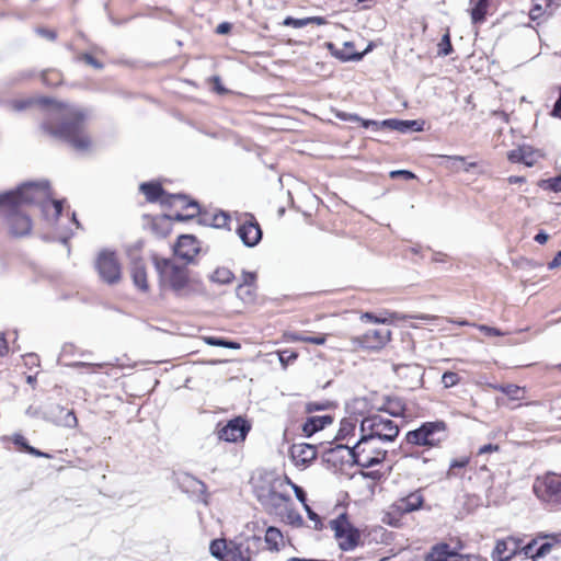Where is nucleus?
<instances>
[{"mask_svg":"<svg viewBox=\"0 0 561 561\" xmlns=\"http://www.w3.org/2000/svg\"><path fill=\"white\" fill-rule=\"evenodd\" d=\"M37 205L48 217V210L54 209L57 219L62 211V201L53 199V193L47 181L26 182L16 190L0 194V215L5 218L10 232L15 237H24L32 230V220L23 210L24 206Z\"/></svg>","mask_w":561,"mask_h":561,"instance_id":"1","label":"nucleus"},{"mask_svg":"<svg viewBox=\"0 0 561 561\" xmlns=\"http://www.w3.org/2000/svg\"><path fill=\"white\" fill-rule=\"evenodd\" d=\"M36 103L45 107L46 118L42 129L57 139L68 142L77 151H88L92 140L85 133L87 113L80 107L41 98Z\"/></svg>","mask_w":561,"mask_h":561,"instance_id":"2","label":"nucleus"},{"mask_svg":"<svg viewBox=\"0 0 561 561\" xmlns=\"http://www.w3.org/2000/svg\"><path fill=\"white\" fill-rule=\"evenodd\" d=\"M154 266L159 274L162 289H171L178 297H187L193 293L188 270L169 259H156Z\"/></svg>","mask_w":561,"mask_h":561,"instance_id":"3","label":"nucleus"},{"mask_svg":"<svg viewBox=\"0 0 561 561\" xmlns=\"http://www.w3.org/2000/svg\"><path fill=\"white\" fill-rule=\"evenodd\" d=\"M360 434L359 440L354 446L347 447L354 463L362 468H371L382 462L387 455V450L381 447L382 443L364 433Z\"/></svg>","mask_w":561,"mask_h":561,"instance_id":"4","label":"nucleus"},{"mask_svg":"<svg viewBox=\"0 0 561 561\" xmlns=\"http://www.w3.org/2000/svg\"><path fill=\"white\" fill-rule=\"evenodd\" d=\"M447 438L444 421L424 422L419 428L409 431L405 440L410 445L438 447Z\"/></svg>","mask_w":561,"mask_h":561,"instance_id":"5","label":"nucleus"},{"mask_svg":"<svg viewBox=\"0 0 561 561\" xmlns=\"http://www.w3.org/2000/svg\"><path fill=\"white\" fill-rule=\"evenodd\" d=\"M399 426L392 420L380 414H373L363 419L360 433H364L380 443L393 442L399 435Z\"/></svg>","mask_w":561,"mask_h":561,"instance_id":"6","label":"nucleus"},{"mask_svg":"<svg viewBox=\"0 0 561 561\" xmlns=\"http://www.w3.org/2000/svg\"><path fill=\"white\" fill-rule=\"evenodd\" d=\"M423 503L424 497L421 490L411 492L407 496L398 499L389 506L382 522L390 526L398 527L403 515L420 510Z\"/></svg>","mask_w":561,"mask_h":561,"instance_id":"7","label":"nucleus"},{"mask_svg":"<svg viewBox=\"0 0 561 561\" xmlns=\"http://www.w3.org/2000/svg\"><path fill=\"white\" fill-rule=\"evenodd\" d=\"M533 491L541 502L551 506L561 505V474L547 472L537 477L533 484Z\"/></svg>","mask_w":561,"mask_h":561,"instance_id":"8","label":"nucleus"},{"mask_svg":"<svg viewBox=\"0 0 561 561\" xmlns=\"http://www.w3.org/2000/svg\"><path fill=\"white\" fill-rule=\"evenodd\" d=\"M330 528L339 541V547L343 551L354 550L360 540V534L348 520L347 514L342 513L336 518L330 520Z\"/></svg>","mask_w":561,"mask_h":561,"instance_id":"9","label":"nucleus"},{"mask_svg":"<svg viewBox=\"0 0 561 561\" xmlns=\"http://www.w3.org/2000/svg\"><path fill=\"white\" fill-rule=\"evenodd\" d=\"M95 268L102 282L108 285L117 284L122 278V267L114 251L104 249L99 252Z\"/></svg>","mask_w":561,"mask_h":561,"instance_id":"10","label":"nucleus"},{"mask_svg":"<svg viewBox=\"0 0 561 561\" xmlns=\"http://www.w3.org/2000/svg\"><path fill=\"white\" fill-rule=\"evenodd\" d=\"M251 430L250 423L241 417L237 416L230 420L225 426L217 432L218 440H225L228 443H237L244 440L248 433Z\"/></svg>","mask_w":561,"mask_h":561,"instance_id":"11","label":"nucleus"},{"mask_svg":"<svg viewBox=\"0 0 561 561\" xmlns=\"http://www.w3.org/2000/svg\"><path fill=\"white\" fill-rule=\"evenodd\" d=\"M140 191L145 194L148 202H157L161 199L163 204L173 205L176 202H181L184 204L186 201V196L178 194V195H168L165 196V192L159 183L153 182H145L140 184Z\"/></svg>","mask_w":561,"mask_h":561,"instance_id":"12","label":"nucleus"},{"mask_svg":"<svg viewBox=\"0 0 561 561\" xmlns=\"http://www.w3.org/2000/svg\"><path fill=\"white\" fill-rule=\"evenodd\" d=\"M237 234L248 248L255 247L262 239V229L252 215L237 229Z\"/></svg>","mask_w":561,"mask_h":561,"instance_id":"13","label":"nucleus"},{"mask_svg":"<svg viewBox=\"0 0 561 561\" xmlns=\"http://www.w3.org/2000/svg\"><path fill=\"white\" fill-rule=\"evenodd\" d=\"M44 416L46 420L58 426L73 428L78 424V420L75 412L59 404L50 405L45 411Z\"/></svg>","mask_w":561,"mask_h":561,"instance_id":"14","label":"nucleus"},{"mask_svg":"<svg viewBox=\"0 0 561 561\" xmlns=\"http://www.w3.org/2000/svg\"><path fill=\"white\" fill-rule=\"evenodd\" d=\"M391 337V332L388 329L368 330L363 335L357 337L359 345L367 350L382 348Z\"/></svg>","mask_w":561,"mask_h":561,"instance_id":"15","label":"nucleus"},{"mask_svg":"<svg viewBox=\"0 0 561 561\" xmlns=\"http://www.w3.org/2000/svg\"><path fill=\"white\" fill-rule=\"evenodd\" d=\"M425 561H484L477 556H465L449 551L447 545H437L427 553Z\"/></svg>","mask_w":561,"mask_h":561,"instance_id":"16","label":"nucleus"},{"mask_svg":"<svg viewBox=\"0 0 561 561\" xmlns=\"http://www.w3.org/2000/svg\"><path fill=\"white\" fill-rule=\"evenodd\" d=\"M290 457L296 466H309L318 455L317 447L307 443L291 445L289 449Z\"/></svg>","mask_w":561,"mask_h":561,"instance_id":"17","label":"nucleus"},{"mask_svg":"<svg viewBox=\"0 0 561 561\" xmlns=\"http://www.w3.org/2000/svg\"><path fill=\"white\" fill-rule=\"evenodd\" d=\"M197 241L193 236H180L174 248V252L181 259L192 261L197 253Z\"/></svg>","mask_w":561,"mask_h":561,"instance_id":"18","label":"nucleus"},{"mask_svg":"<svg viewBox=\"0 0 561 561\" xmlns=\"http://www.w3.org/2000/svg\"><path fill=\"white\" fill-rule=\"evenodd\" d=\"M517 550L518 546L512 538L497 540L492 551V560L510 561Z\"/></svg>","mask_w":561,"mask_h":561,"instance_id":"19","label":"nucleus"},{"mask_svg":"<svg viewBox=\"0 0 561 561\" xmlns=\"http://www.w3.org/2000/svg\"><path fill=\"white\" fill-rule=\"evenodd\" d=\"M387 317H377L374 313L366 312L362 316V319H366L368 321L375 322V323H392L394 321L399 320H405V319H419V320H431L432 317L428 314H415V316H408L402 314L398 312H386Z\"/></svg>","mask_w":561,"mask_h":561,"instance_id":"20","label":"nucleus"},{"mask_svg":"<svg viewBox=\"0 0 561 561\" xmlns=\"http://www.w3.org/2000/svg\"><path fill=\"white\" fill-rule=\"evenodd\" d=\"M232 546H243V542L229 541L227 542L225 539H215L211 540L209 546L210 554L222 561L225 557H228L229 561L232 560L231 548Z\"/></svg>","mask_w":561,"mask_h":561,"instance_id":"21","label":"nucleus"},{"mask_svg":"<svg viewBox=\"0 0 561 561\" xmlns=\"http://www.w3.org/2000/svg\"><path fill=\"white\" fill-rule=\"evenodd\" d=\"M332 422L333 417L331 415L310 416L302 424V433L306 437H310Z\"/></svg>","mask_w":561,"mask_h":561,"instance_id":"22","label":"nucleus"},{"mask_svg":"<svg viewBox=\"0 0 561 561\" xmlns=\"http://www.w3.org/2000/svg\"><path fill=\"white\" fill-rule=\"evenodd\" d=\"M259 500L265 506H271L273 508L280 507L288 501H290V496L280 492L275 491L274 489H270L267 493L259 494Z\"/></svg>","mask_w":561,"mask_h":561,"instance_id":"23","label":"nucleus"},{"mask_svg":"<svg viewBox=\"0 0 561 561\" xmlns=\"http://www.w3.org/2000/svg\"><path fill=\"white\" fill-rule=\"evenodd\" d=\"M186 208H192L194 209L193 213L191 214H187L185 216H182L180 214L176 215V218L180 219V220H184V219H188V218H193L195 217L196 215H198V222L204 225V226H209V227H214V222H213V216L214 214L211 213H207V211H204L202 213L201 211V208H199V205L197 204V202L195 201H191L188 202L187 204L184 205Z\"/></svg>","mask_w":561,"mask_h":561,"instance_id":"24","label":"nucleus"},{"mask_svg":"<svg viewBox=\"0 0 561 561\" xmlns=\"http://www.w3.org/2000/svg\"><path fill=\"white\" fill-rule=\"evenodd\" d=\"M130 274L134 285L141 291H148L149 284L147 279V272L141 261H135L133 263Z\"/></svg>","mask_w":561,"mask_h":561,"instance_id":"25","label":"nucleus"},{"mask_svg":"<svg viewBox=\"0 0 561 561\" xmlns=\"http://www.w3.org/2000/svg\"><path fill=\"white\" fill-rule=\"evenodd\" d=\"M444 160V165L451 171H459L462 164L463 171L468 172L471 168L477 167V162H466L465 157L461 156H440Z\"/></svg>","mask_w":561,"mask_h":561,"instance_id":"26","label":"nucleus"},{"mask_svg":"<svg viewBox=\"0 0 561 561\" xmlns=\"http://www.w3.org/2000/svg\"><path fill=\"white\" fill-rule=\"evenodd\" d=\"M328 47L331 50L332 55H334L342 61L359 60L362 58V54L353 53V44L350 42L344 43L343 49H335L332 43H329Z\"/></svg>","mask_w":561,"mask_h":561,"instance_id":"27","label":"nucleus"},{"mask_svg":"<svg viewBox=\"0 0 561 561\" xmlns=\"http://www.w3.org/2000/svg\"><path fill=\"white\" fill-rule=\"evenodd\" d=\"M265 543L272 551H278L284 546V537L280 530L276 527H268L265 533Z\"/></svg>","mask_w":561,"mask_h":561,"instance_id":"28","label":"nucleus"},{"mask_svg":"<svg viewBox=\"0 0 561 561\" xmlns=\"http://www.w3.org/2000/svg\"><path fill=\"white\" fill-rule=\"evenodd\" d=\"M508 160L512 162H522L527 167H531L536 162V158L534 152L526 148H519L516 150H512L508 153Z\"/></svg>","mask_w":561,"mask_h":561,"instance_id":"29","label":"nucleus"},{"mask_svg":"<svg viewBox=\"0 0 561 561\" xmlns=\"http://www.w3.org/2000/svg\"><path fill=\"white\" fill-rule=\"evenodd\" d=\"M394 373L399 377L411 376L412 378H414L415 381L411 383L412 387L421 382L422 371L419 365H398L394 366Z\"/></svg>","mask_w":561,"mask_h":561,"instance_id":"30","label":"nucleus"},{"mask_svg":"<svg viewBox=\"0 0 561 561\" xmlns=\"http://www.w3.org/2000/svg\"><path fill=\"white\" fill-rule=\"evenodd\" d=\"M12 442L14 445H16L21 450L30 454V455H33L35 457H45V458H49L50 456L46 453H43L32 446L28 445L27 440L25 439V437L21 434H14L13 437H12Z\"/></svg>","mask_w":561,"mask_h":561,"instance_id":"31","label":"nucleus"},{"mask_svg":"<svg viewBox=\"0 0 561 561\" xmlns=\"http://www.w3.org/2000/svg\"><path fill=\"white\" fill-rule=\"evenodd\" d=\"M493 388L503 392L512 400H522L525 392L523 388L512 383L494 386Z\"/></svg>","mask_w":561,"mask_h":561,"instance_id":"32","label":"nucleus"},{"mask_svg":"<svg viewBox=\"0 0 561 561\" xmlns=\"http://www.w3.org/2000/svg\"><path fill=\"white\" fill-rule=\"evenodd\" d=\"M232 560L231 561H252L251 551L249 545L232 546L231 548Z\"/></svg>","mask_w":561,"mask_h":561,"instance_id":"33","label":"nucleus"},{"mask_svg":"<svg viewBox=\"0 0 561 561\" xmlns=\"http://www.w3.org/2000/svg\"><path fill=\"white\" fill-rule=\"evenodd\" d=\"M356 428V422L353 419H343L340 424L337 432V438L345 439L350 435H353Z\"/></svg>","mask_w":561,"mask_h":561,"instance_id":"34","label":"nucleus"},{"mask_svg":"<svg viewBox=\"0 0 561 561\" xmlns=\"http://www.w3.org/2000/svg\"><path fill=\"white\" fill-rule=\"evenodd\" d=\"M233 277V273L230 270L220 267L213 273L211 280L219 284H229L232 282Z\"/></svg>","mask_w":561,"mask_h":561,"instance_id":"35","label":"nucleus"},{"mask_svg":"<svg viewBox=\"0 0 561 561\" xmlns=\"http://www.w3.org/2000/svg\"><path fill=\"white\" fill-rule=\"evenodd\" d=\"M488 0H478L476 5L471 10V19L474 23L484 20L486 13Z\"/></svg>","mask_w":561,"mask_h":561,"instance_id":"36","label":"nucleus"},{"mask_svg":"<svg viewBox=\"0 0 561 561\" xmlns=\"http://www.w3.org/2000/svg\"><path fill=\"white\" fill-rule=\"evenodd\" d=\"M237 296L244 302L254 301L255 294L252 286L239 285L237 287Z\"/></svg>","mask_w":561,"mask_h":561,"instance_id":"37","label":"nucleus"},{"mask_svg":"<svg viewBox=\"0 0 561 561\" xmlns=\"http://www.w3.org/2000/svg\"><path fill=\"white\" fill-rule=\"evenodd\" d=\"M229 221H230V216L228 213L226 211H218V213H215L214 216H213V222H214V228H228V225H229Z\"/></svg>","mask_w":561,"mask_h":561,"instance_id":"38","label":"nucleus"},{"mask_svg":"<svg viewBox=\"0 0 561 561\" xmlns=\"http://www.w3.org/2000/svg\"><path fill=\"white\" fill-rule=\"evenodd\" d=\"M453 51L449 33L444 34L438 44V55L448 56Z\"/></svg>","mask_w":561,"mask_h":561,"instance_id":"39","label":"nucleus"},{"mask_svg":"<svg viewBox=\"0 0 561 561\" xmlns=\"http://www.w3.org/2000/svg\"><path fill=\"white\" fill-rule=\"evenodd\" d=\"M460 381V378L457 373L446 371L442 376V382L445 388H450L456 386Z\"/></svg>","mask_w":561,"mask_h":561,"instance_id":"40","label":"nucleus"},{"mask_svg":"<svg viewBox=\"0 0 561 561\" xmlns=\"http://www.w3.org/2000/svg\"><path fill=\"white\" fill-rule=\"evenodd\" d=\"M542 185L552 192H561V175L542 181Z\"/></svg>","mask_w":561,"mask_h":561,"instance_id":"41","label":"nucleus"},{"mask_svg":"<svg viewBox=\"0 0 561 561\" xmlns=\"http://www.w3.org/2000/svg\"><path fill=\"white\" fill-rule=\"evenodd\" d=\"M307 515H308V518L313 522V528L319 530L322 528V522H321V518L320 516L312 511V508L308 505V504H305L304 506Z\"/></svg>","mask_w":561,"mask_h":561,"instance_id":"42","label":"nucleus"},{"mask_svg":"<svg viewBox=\"0 0 561 561\" xmlns=\"http://www.w3.org/2000/svg\"><path fill=\"white\" fill-rule=\"evenodd\" d=\"M410 130H422V124H420L417 121H402L400 133H408Z\"/></svg>","mask_w":561,"mask_h":561,"instance_id":"43","label":"nucleus"},{"mask_svg":"<svg viewBox=\"0 0 561 561\" xmlns=\"http://www.w3.org/2000/svg\"><path fill=\"white\" fill-rule=\"evenodd\" d=\"M283 25H285V26H293L295 28H301V27L307 26V18H305V19H295V18H291V16H287L283 21Z\"/></svg>","mask_w":561,"mask_h":561,"instance_id":"44","label":"nucleus"},{"mask_svg":"<svg viewBox=\"0 0 561 561\" xmlns=\"http://www.w3.org/2000/svg\"><path fill=\"white\" fill-rule=\"evenodd\" d=\"M80 60L84 61L87 65L95 68V69H102L103 64L95 59L92 55L84 53L79 57Z\"/></svg>","mask_w":561,"mask_h":561,"instance_id":"45","label":"nucleus"},{"mask_svg":"<svg viewBox=\"0 0 561 561\" xmlns=\"http://www.w3.org/2000/svg\"><path fill=\"white\" fill-rule=\"evenodd\" d=\"M328 334L319 333L317 335H306V339H302L305 343H311L317 345H323L327 341Z\"/></svg>","mask_w":561,"mask_h":561,"instance_id":"46","label":"nucleus"},{"mask_svg":"<svg viewBox=\"0 0 561 561\" xmlns=\"http://www.w3.org/2000/svg\"><path fill=\"white\" fill-rule=\"evenodd\" d=\"M389 175L391 179H396V178L400 176V178H403L404 180H413L416 178V175L409 170H394V171H391Z\"/></svg>","mask_w":561,"mask_h":561,"instance_id":"47","label":"nucleus"},{"mask_svg":"<svg viewBox=\"0 0 561 561\" xmlns=\"http://www.w3.org/2000/svg\"><path fill=\"white\" fill-rule=\"evenodd\" d=\"M401 125H402V121L396 119V118L385 119V121L380 122L381 127H386V128H389L392 130H398V131H400Z\"/></svg>","mask_w":561,"mask_h":561,"instance_id":"48","label":"nucleus"},{"mask_svg":"<svg viewBox=\"0 0 561 561\" xmlns=\"http://www.w3.org/2000/svg\"><path fill=\"white\" fill-rule=\"evenodd\" d=\"M279 360L283 365H287L288 363L293 362L297 358V354L295 352L285 350L279 352Z\"/></svg>","mask_w":561,"mask_h":561,"instance_id":"49","label":"nucleus"},{"mask_svg":"<svg viewBox=\"0 0 561 561\" xmlns=\"http://www.w3.org/2000/svg\"><path fill=\"white\" fill-rule=\"evenodd\" d=\"M256 279V274L253 272H243L242 273V283L240 285L244 286H253Z\"/></svg>","mask_w":561,"mask_h":561,"instance_id":"50","label":"nucleus"},{"mask_svg":"<svg viewBox=\"0 0 561 561\" xmlns=\"http://www.w3.org/2000/svg\"><path fill=\"white\" fill-rule=\"evenodd\" d=\"M293 490L297 500L305 506V504H307V494L304 489L297 484H293Z\"/></svg>","mask_w":561,"mask_h":561,"instance_id":"51","label":"nucleus"},{"mask_svg":"<svg viewBox=\"0 0 561 561\" xmlns=\"http://www.w3.org/2000/svg\"><path fill=\"white\" fill-rule=\"evenodd\" d=\"M328 407H329L328 403L309 402V403L306 404V411L308 413H312L314 411L325 410V409H328Z\"/></svg>","mask_w":561,"mask_h":561,"instance_id":"52","label":"nucleus"},{"mask_svg":"<svg viewBox=\"0 0 561 561\" xmlns=\"http://www.w3.org/2000/svg\"><path fill=\"white\" fill-rule=\"evenodd\" d=\"M553 543L550 542V541H547V542H543L542 545H540V547L537 549L536 553L534 554L535 558H539V557H543L545 554H547L551 548H552Z\"/></svg>","mask_w":561,"mask_h":561,"instance_id":"53","label":"nucleus"},{"mask_svg":"<svg viewBox=\"0 0 561 561\" xmlns=\"http://www.w3.org/2000/svg\"><path fill=\"white\" fill-rule=\"evenodd\" d=\"M36 33H37L38 35H41V36H43V37H45V38L49 39V41H55V39H56V37H57L56 32H55V31H53V30H47V28H42V27H39V28H37V30H36Z\"/></svg>","mask_w":561,"mask_h":561,"instance_id":"54","label":"nucleus"},{"mask_svg":"<svg viewBox=\"0 0 561 561\" xmlns=\"http://www.w3.org/2000/svg\"><path fill=\"white\" fill-rule=\"evenodd\" d=\"M225 341H226L225 339L216 337V336H207V337H205V342L208 345H211V346L225 347Z\"/></svg>","mask_w":561,"mask_h":561,"instance_id":"55","label":"nucleus"},{"mask_svg":"<svg viewBox=\"0 0 561 561\" xmlns=\"http://www.w3.org/2000/svg\"><path fill=\"white\" fill-rule=\"evenodd\" d=\"M551 115L556 118H560L561 119V87H560V92H559V98L558 100L556 101L554 105H553V108L551 111Z\"/></svg>","mask_w":561,"mask_h":561,"instance_id":"56","label":"nucleus"},{"mask_svg":"<svg viewBox=\"0 0 561 561\" xmlns=\"http://www.w3.org/2000/svg\"><path fill=\"white\" fill-rule=\"evenodd\" d=\"M287 517L293 525L301 526L304 523L302 517L296 512H289Z\"/></svg>","mask_w":561,"mask_h":561,"instance_id":"57","label":"nucleus"},{"mask_svg":"<svg viewBox=\"0 0 561 561\" xmlns=\"http://www.w3.org/2000/svg\"><path fill=\"white\" fill-rule=\"evenodd\" d=\"M337 117L341 118L342 121H348V122H359L360 121V117L357 116L356 114H350V113H345V112L339 113Z\"/></svg>","mask_w":561,"mask_h":561,"instance_id":"58","label":"nucleus"},{"mask_svg":"<svg viewBox=\"0 0 561 561\" xmlns=\"http://www.w3.org/2000/svg\"><path fill=\"white\" fill-rule=\"evenodd\" d=\"M542 15V8L540 5H534L529 11V16L531 20H537Z\"/></svg>","mask_w":561,"mask_h":561,"instance_id":"59","label":"nucleus"},{"mask_svg":"<svg viewBox=\"0 0 561 561\" xmlns=\"http://www.w3.org/2000/svg\"><path fill=\"white\" fill-rule=\"evenodd\" d=\"M561 266V250L556 254V256L548 263V268L553 270Z\"/></svg>","mask_w":561,"mask_h":561,"instance_id":"60","label":"nucleus"},{"mask_svg":"<svg viewBox=\"0 0 561 561\" xmlns=\"http://www.w3.org/2000/svg\"><path fill=\"white\" fill-rule=\"evenodd\" d=\"M213 82H214V90L219 93V94H224L227 92V90L222 87L221 84V81H220V78L219 77H214L213 78Z\"/></svg>","mask_w":561,"mask_h":561,"instance_id":"61","label":"nucleus"},{"mask_svg":"<svg viewBox=\"0 0 561 561\" xmlns=\"http://www.w3.org/2000/svg\"><path fill=\"white\" fill-rule=\"evenodd\" d=\"M325 23H327V20L323 16L307 18V25H309V24L324 25Z\"/></svg>","mask_w":561,"mask_h":561,"instance_id":"62","label":"nucleus"},{"mask_svg":"<svg viewBox=\"0 0 561 561\" xmlns=\"http://www.w3.org/2000/svg\"><path fill=\"white\" fill-rule=\"evenodd\" d=\"M535 241L538 242L539 244H545L548 239H549V236L543 231V230H540L536 236H535Z\"/></svg>","mask_w":561,"mask_h":561,"instance_id":"63","label":"nucleus"},{"mask_svg":"<svg viewBox=\"0 0 561 561\" xmlns=\"http://www.w3.org/2000/svg\"><path fill=\"white\" fill-rule=\"evenodd\" d=\"M230 30H231V24H230V23H228V22H222V23H220V24L217 26L216 32H217L218 34H227V33H229V32H230Z\"/></svg>","mask_w":561,"mask_h":561,"instance_id":"64","label":"nucleus"}]
</instances>
